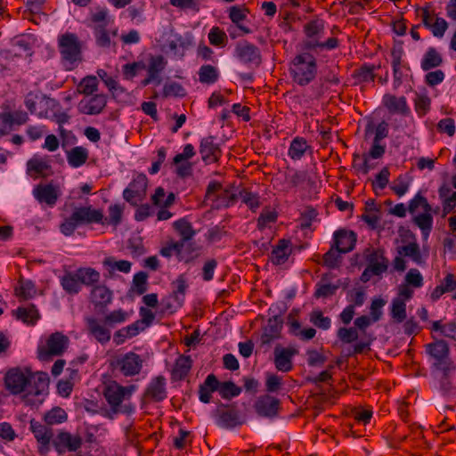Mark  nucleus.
Listing matches in <instances>:
<instances>
[{"mask_svg": "<svg viewBox=\"0 0 456 456\" xmlns=\"http://www.w3.org/2000/svg\"><path fill=\"white\" fill-rule=\"evenodd\" d=\"M4 386L12 395L23 393V401L34 406L45 400L49 387V377L45 372H32L28 368L16 367L5 373Z\"/></svg>", "mask_w": 456, "mask_h": 456, "instance_id": "obj_1", "label": "nucleus"}, {"mask_svg": "<svg viewBox=\"0 0 456 456\" xmlns=\"http://www.w3.org/2000/svg\"><path fill=\"white\" fill-rule=\"evenodd\" d=\"M137 390V386H121L117 381H110L103 388V396L108 403L112 414L127 413L134 411V406L126 403Z\"/></svg>", "mask_w": 456, "mask_h": 456, "instance_id": "obj_2", "label": "nucleus"}, {"mask_svg": "<svg viewBox=\"0 0 456 456\" xmlns=\"http://www.w3.org/2000/svg\"><path fill=\"white\" fill-rule=\"evenodd\" d=\"M289 72L295 84L299 86H306L316 78L317 60L308 52L298 53L291 59Z\"/></svg>", "mask_w": 456, "mask_h": 456, "instance_id": "obj_3", "label": "nucleus"}, {"mask_svg": "<svg viewBox=\"0 0 456 456\" xmlns=\"http://www.w3.org/2000/svg\"><path fill=\"white\" fill-rule=\"evenodd\" d=\"M101 273L93 267H79L75 272H66L61 278L62 289L70 295L78 294L82 286L91 287L100 283Z\"/></svg>", "mask_w": 456, "mask_h": 456, "instance_id": "obj_4", "label": "nucleus"}, {"mask_svg": "<svg viewBox=\"0 0 456 456\" xmlns=\"http://www.w3.org/2000/svg\"><path fill=\"white\" fill-rule=\"evenodd\" d=\"M103 213L92 206L77 207L71 215L65 217L60 224V231L65 236H70L75 230L84 224H104Z\"/></svg>", "mask_w": 456, "mask_h": 456, "instance_id": "obj_5", "label": "nucleus"}, {"mask_svg": "<svg viewBox=\"0 0 456 456\" xmlns=\"http://www.w3.org/2000/svg\"><path fill=\"white\" fill-rule=\"evenodd\" d=\"M69 338L62 332H53L41 339L37 346V358L41 362L52 361L53 357L61 356L68 348Z\"/></svg>", "mask_w": 456, "mask_h": 456, "instance_id": "obj_6", "label": "nucleus"}, {"mask_svg": "<svg viewBox=\"0 0 456 456\" xmlns=\"http://www.w3.org/2000/svg\"><path fill=\"white\" fill-rule=\"evenodd\" d=\"M58 47L65 69H74L77 61L81 60V45L77 36L69 32L61 35L58 38Z\"/></svg>", "mask_w": 456, "mask_h": 456, "instance_id": "obj_7", "label": "nucleus"}, {"mask_svg": "<svg viewBox=\"0 0 456 456\" xmlns=\"http://www.w3.org/2000/svg\"><path fill=\"white\" fill-rule=\"evenodd\" d=\"M142 357L134 352L119 355L113 362V366L125 377L138 375L142 369Z\"/></svg>", "mask_w": 456, "mask_h": 456, "instance_id": "obj_8", "label": "nucleus"}, {"mask_svg": "<svg viewBox=\"0 0 456 456\" xmlns=\"http://www.w3.org/2000/svg\"><path fill=\"white\" fill-rule=\"evenodd\" d=\"M362 257L367 263V267L381 275L388 270L389 260L382 248L369 246L363 249Z\"/></svg>", "mask_w": 456, "mask_h": 456, "instance_id": "obj_9", "label": "nucleus"}, {"mask_svg": "<svg viewBox=\"0 0 456 456\" xmlns=\"http://www.w3.org/2000/svg\"><path fill=\"white\" fill-rule=\"evenodd\" d=\"M148 178L143 174H138L134 177L123 191V198L133 206H137L146 196Z\"/></svg>", "mask_w": 456, "mask_h": 456, "instance_id": "obj_10", "label": "nucleus"}, {"mask_svg": "<svg viewBox=\"0 0 456 456\" xmlns=\"http://www.w3.org/2000/svg\"><path fill=\"white\" fill-rule=\"evenodd\" d=\"M87 334L94 338L97 342L105 345L111 338L110 327L106 323L105 320L94 316L85 319Z\"/></svg>", "mask_w": 456, "mask_h": 456, "instance_id": "obj_11", "label": "nucleus"}, {"mask_svg": "<svg viewBox=\"0 0 456 456\" xmlns=\"http://www.w3.org/2000/svg\"><path fill=\"white\" fill-rule=\"evenodd\" d=\"M167 61L163 55H151L149 59L147 68V77L141 81L142 86H147L151 84L159 86L162 83L161 73L165 70Z\"/></svg>", "mask_w": 456, "mask_h": 456, "instance_id": "obj_12", "label": "nucleus"}, {"mask_svg": "<svg viewBox=\"0 0 456 456\" xmlns=\"http://www.w3.org/2000/svg\"><path fill=\"white\" fill-rule=\"evenodd\" d=\"M30 430L38 443V452L45 455L50 450V443L53 442V431L48 426L35 419L30 421Z\"/></svg>", "mask_w": 456, "mask_h": 456, "instance_id": "obj_13", "label": "nucleus"}, {"mask_svg": "<svg viewBox=\"0 0 456 456\" xmlns=\"http://www.w3.org/2000/svg\"><path fill=\"white\" fill-rule=\"evenodd\" d=\"M53 445L59 454L66 452H76L82 445V439L78 435H72L67 431H61L53 439Z\"/></svg>", "mask_w": 456, "mask_h": 456, "instance_id": "obj_14", "label": "nucleus"}, {"mask_svg": "<svg viewBox=\"0 0 456 456\" xmlns=\"http://www.w3.org/2000/svg\"><path fill=\"white\" fill-rule=\"evenodd\" d=\"M298 354V350L293 346L282 347L276 346L273 351V362L279 371L289 372L293 369L292 359Z\"/></svg>", "mask_w": 456, "mask_h": 456, "instance_id": "obj_15", "label": "nucleus"}, {"mask_svg": "<svg viewBox=\"0 0 456 456\" xmlns=\"http://www.w3.org/2000/svg\"><path fill=\"white\" fill-rule=\"evenodd\" d=\"M107 104V96L103 94L90 95L82 99L78 105V111L86 115H98L102 112Z\"/></svg>", "mask_w": 456, "mask_h": 456, "instance_id": "obj_16", "label": "nucleus"}, {"mask_svg": "<svg viewBox=\"0 0 456 456\" xmlns=\"http://www.w3.org/2000/svg\"><path fill=\"white\" fill-rule=\"evenodd\" d=\"M215 137L208 135L201 139L200 143V153L202 160L206 164H212L217 162L221 156L222 151L219 145L215 142Z\"/></svg>", "mask_w": 456, "mask_h": 456, "instance_id": "obj_17", "label": "nucleus"}, {"mask_svg": "<svg viewBox=\"0 0 456 456\" xmlns=\"http://www.w3.org/2000/svg\"><path fill=\"white\" fill-rule=\"evenodd\" d=\"M256 412L260 417L273 418L280 409V400L269 395H261L254 404Z\"/></svg>", "mask_w": 456, "mask_h": 456, "instance_id": "obj_18", "label": "nucleus"}, {"mask_svg": "<svg viewBox=\"0 0 456 456\" xmlns=\"http://www.w3.org/2000/svg\"><path fill=\"white\" fill-rule=\"evenodd\" d=\"M333 245L338 249V252L346 254L351 252L356 244L357 235L354 232L339 229L333 234Z\"/></svg>", "mask_w": 456, "mask_h": 456, "instance_id": "obj_19", "label": "nucleus"}, {"mask_svg": "<svg viewBox=\"0 0 456 456\" xmlns=\"http://www.w3.org/2000/svg\"><path fill=\"white\" fill-rule=\"evenodd\" d=\"M235 55L243 63L258 64L261 61L259 49L248 41H242L237 44Z\"/></svg>", "mask_w": 456, "mask_h": 456, "instance_id": "obj_20", "label": "nucleus"}, {"mask_svg": "<svg viewBox=\"0 0 456 456\" xmlns=\"http://www.w3.org/2000/svg\"><path fill=\"white\" fill-rule=\"evenodd\" d=\"M112 297L113 293L106 285L99 283L90 290L89 300L96 309L106 308L111 303Z\"/></svg>", "mask_w": 456, "mask_h": 456, "instance_id": "obj_21", "label": "nucleus"}, {"mask_svg": "<svg viewBox=\"0 0 456 456\" xmlns=\"http://www.w3.org/2000/svg\"><path fill=\"white\" fill-rule=\"evenodd\" d=\"M33 195L39 203H45L53 208L60 196L59 190L52 183L38 184L33 190Z\"/></svg>", "mask_w": 456, "mask_h": 456, "instance_id": "obj_22", "label": "nucleus"}, {"mask_svg": "<svg viewBox=\"0 0 456 456\" xmlns=\"http://www.w3.org/2000/svg\"><path fill=\"white\" fill-rule=\"evenodd\" d=\"M27 174L34 178L45 177L51 174V165L47 157L34 155L27 162Z\"/></svg>", "mask_w": 456, "mask_h": 456, "instance_id": "obj_23", "label": "nucleus"}, {"mask_svg": "<svg viewBox=\"0 0 456 456\" xmlns=\"http://www.w3.org/2000/svg\"><path fill=\"white\" fill-rule=\"evenodd\" d=\"M243 424L239 411L231 406H223L217 410V425L224 428H232Z\"/></svg>", "mask_w": 456, "mask_h": 456, "instance_id": "obj_24", "label": "nucleus"}, {"mask_svg": "<svg viewBox=\"0 0 456 456\" xmlns=\"http://www.w3.org/2000/svg\"><path fill=\"white\" fill-rule=\"evenodd\" d=\"M144 397L153 402L163 401L167 397L166 379L163 376L152 379L144 391Z\"/></svg>", "mask_w": 456, "mask_h": 456, "instance_id": "obj_25", "label": "nucleus"}, {"mask_svg": "<svg viewBox=\"0 0 456 456\" xmlns=\"http://www.w3.org/2000/svg\"><path fill=\"white\" fill-rule=\"evenodd\" d=\"M12 316L30 326H34L40 319L39 311L34 304L19 306L16 310L12 311Z\"/></svg>", "mask_w": 456, "mask_h": 456, "instance_id": "obj_26", "label": "nucleus"}, {"mask_svg": "<svg viewBox=\"0 0 456 456\" xmlns=\"http://www.w3.org/2000/svg\"><path fill=\"white\" fill-rule=\"evenodd\" d=\"M144 326H141V322L136 321L124 328H121L114 332L113 342L117 346L124 344L127 339L136 337L141 331L144 330Z\"/></svg>", "mask_w": 456, "mask_h": 456, "instance_id": "obj_27", "label": "nucleus"}, {"mask_svg": "<svg viewBox=\"0 0 456 456\" xmlns=\"http://www.w3.org/2000/svg\"><path fill=\"white\" fill-rule=\"evenodd\" d=\"M248 13V8H242L238 5H233L228 10L229 19L241 32V34H250L252 32L251 29L244 24V21L247 20Z\"/></svg>", "mask_w": 456, "mask_h": 456, "instance_id": "obj_28", "label": "nucleus"}, {"mask_svg": "<svg viewBox=\"0 0 456 456\" xmlns=\"http://www.w3.org/2000/svg\"><path fill=\"white\" fill-rule=\"evenodd\" d=\"M438 195L442 201L443 216L454 213L456 208V191H452L447 184H443L438 189Z\"/></svg>", "mask_w": 456, "mask_h": 456, "instance_id": "obj_29", "label": "nucleus"}, {"mask_svg": "<svg viewBox=\"0 0 456 456\" xmlns=\"http://www.w3.org/2000/svg\"><path fill=\"white\" fill-rule=\"evenodd\" d=\"M291 254L290 241L285 239L280 240L273 248L270 260L275 265L284 264Z\"/></svg>", "mask_w": 456, "mask_h": 456, "instance_id": "obj_30", "label": "nucleus"}, {"mask_svg": "<svg viewBox=\"0 0 456 456\" xmlns=\"http://www.w3.org/2000/svg\"><path fill=\"white\" fill-rule=\"evenodd\" d=\"M282 329V322L278 316H273L268 320L267 325L264 329L261 337L262 343L269 344L273 340L278 338Z\"/></svg>", "mask_w": 456, "mask_h": 456, "instance_id": "obj_31", "label": "nucleus"}, {"mask_svg": "<svg viewBox=\"0 0 456 456\" xmlns=\"http://www.w3.org/2000/svg\"><path fill=\"white\" fill-rule=\"evenodd\" d=\"M308 150H311V146L308 144L306 139L301 136H296L290 142L288 156L295 161L300 160Z\"/></svg>", "mask_w": 456, "mask_h": 456, "instance_id": "obj_32", "label": "nucleus"}, {"mask_svg": "<svg viewBox=\"0 0 456 456\" xmlns=\"http://www.w3.org/2000/svg\"><path fill=\"white\" fill-rule=\"evenodd\" d=\"M219 381L214 374H209L205 381L200 385L199 398L200 402L208 403L211 400V394L218 389Z\"/></svg>", "mask_w": 456, "mask_h": 456, "instance_id": "obj_33", "label": "nucleus"}, {"mask_svg": "<svg viewBox=\"0 0 456 456\" xmlns=\"http://www.w3.org/2000/svg\"><path fill=\"white\" fill-rule=\"evenodd\" d=\"M192 366V360L190 355H180L174 365L172 370V379L182 380L189 374Z\"/></svg>", "mask_w": 456, "mask_h": 456, "instance_id": "obj_34", "label": "nucleus"}, {"mask_svg": "<svg viewBox=\"0 0 456 456\" xmlns=\"http://www.w3.org/2000/svg\"><path fill=\"white\" fill-rule=\"evenodd\" d=\"M90 21L94 24L93 28H107L113 20L109 14L106 7L98 6L90 12Z\"/></svg>", "mask_w": 456, "mask_h": 456, "instance_id": "obj_35", "label": "nucleus"}, {"mask_svg": "<svg viewBox=\"0 0 456 456\" xmlns=\"http://www.w3.org/2000/svg\"><path fill=\"white\" fill-rule=\"evenodd\" d=\"M183 241L169 240L160 248L159 254L167 258L175 256L180 262H187L188 258L182 256V249L184 248Z\"/></svg>", "mask_w": 456, "mask_h": 456, "instance_id": "obj_36", "label": "nucleus"}, {"mask_svg": "<svg viewBox=\"0 0 456 456\" xmlns=\"http://www.w3.org/2000/svg\"><path fill=\"white\" fill-rule=\"evenodd\" d=\"M383 104L390 112L406 114L410 110L404 96L396 97L392 94H385Z\"/></svg>", "mask_w": 456, "mask_h": 456, "instance_id": "obj_37", "label": "nucleus"}, {"mask_svg": "<svg viewBox=\"0 0 456 456\" xmlns=\"http://www.w3.org/2000/svg\"><path fill=\"white\" fill-rule=\"evenodd\" d=\"M397 253L404 257L411 258L415 264L422 265L425 261L422 257L419 245L416 241L409 242L397 248Z\"/></svg>", "mask_w": 456, "mask_h": 456, "instance_id": "obj_38", "label": "nucleus"}, {"mask_svg": "<svg viewBox=\"0 0 456 456\" xmlns=\"http://www.w3.org/2000/svg\"><path fill=\"white\" fill-rule=\"evenodd\" d=\"M173 228L179 235V241L185 242L190 241L196 234V231L193 229L192 224L186 218H180L173 223Z\"/></svg>", "mask_w": 456, "mask_h": 456, "instance_id": "obj_39", "label": "nucleus"}, {"mask_svg": "<svg viewBox=\"0 0 456 456\" xmlns=\"http://www.w3.org/2000/svg\"><path fill=\"white\" fill-rule=\"evenodd\" d=\"M443 63L441 53L434 47H429L424 53L420 67L424 71L438 68Z\"/></svg>", "mask_w": 456, "mask_h": 456, "instance_id": "obj_40", "label": "nucleus"}, {"mask_svg": "<svg viewBox=\"0 0 456 456\" xmlns=\"http://www.w3.org/2000/svg\"><path fill=\"white\" fill-rule=\"evenodd\" d=\"M402 49H393L391 52L392 68L394 73V86L395 88L401 86L404 76L403 72L404 66L402 64Z\"/></svg>", "mask_w": 456, "mask_h": 456, "instance_id": "obj_41", "label": "nucleus"}, {"mask_svg": "<svg viewBox=\"0 0 456 456\" xmlns=\"http://www.w3.org/2000/svg\"><path fill=\"white\" fill-rule=\"evenodd\" d=\"M88 151L82 146H76L67 152V160L70 167H79L88 159Z\"/></svg>", "mask_w": 456, "mask_h": 456, "instance_id": "obj_42", "label": "nucleus"}, {"mask_svg": "<svg viewBox=\"0 0 456 456\" xmlns=\"http://www.w3.org/2000/svg\"><path fill=\"white\" fill-rule=\"evenodd\" d=\"M199 81L201 84L212 85L215 84L219 78V71L217 68L210 64L202 65L199 71Z\"/></svg>", "mask_w": 456, "mask_h": 456, "instance_id": "obj_43", "label": "nucleus"}, {"mask_svg": "<svg viewBox=\"0 0 456 456\" xmlns=\"http://www.w3.org/2000/svg\"><path fill=\"white\" fill-rule=\"evenodd\" d=\"M304 32L307 37L305 41L321 40L324 33V25L322 20H311L305 24Z\"/></svg>", "mask_w": 456, "mask_h": 456, "instance_id": "obj_44", "label": "nucleus"}, {"mask_svg": "<svg viewBox=\"0 0 456 456\" xmlns=\"http://www.w3.org/2000/svg\"><path fill=\"white\" fill-rule=\"evenodd\" d=\"M130 318V313L121 308L113 310L104 315L103 319L111 328L126 322Z\"/></svg>", "mask_w": 456, "mask_h": 456, "instance_id": "obj_45", "label": "nucleus"}, {"mask_svg": "<svg viewBox=\"0 0 456 456\" xmlns=\"http://www.w3.org/2000/svg\"><path fill=\"white\" fill-rule=\"evenodd\" d=\"M36 294V286L29 280H19V286L15 288V295L24 300L32 298Z\"/></svg>", "mask_w": 456, "mask_h": 456, "instance_id": "obj_46", "label": "nucleus"}, {"mask_svg": "<svg viewBox=\"0 0 456 456\" xmlns=\"http://www.w3.org/2000/svg\"><path fill=\"white\" fill-rule=\"evenodd\" d=\"M427 352L435 359L442 361L447 357L449 347L445 341L438 340L427 346Z\"/></svg>", "mask_w": 456, "mask_h": 456, "instance_id": "obj_47", "label": "nucleus"}, {"mask_svg": "<svg viewBox=\"0 0 456 456\" xmlns=\"http://www.w3.org/2000/svg\"><path fill=\"white\" fill-rule=\"evenodd\" d=\"M238 198H240V200L246 204L252 212H256L261 205L259 195L248 191L246 188L239 191Z\"/></svg>", "mask_w": 456, "mask_h": 456, "instance_id": "obj_48", "label": "nucleus"}, {"mask_svg": "<svg viewBox=\"0 0 456 456\" xmlns=\"http://www.w3.org/2000/svg\"><path fill=\"white\" fill-rule=\"evenodd\" d=\"M98 80L95 76H86L77 86V92L86 96L94 95L98 90Z\"/></svg>", "mask_w": 456, "mask_h": 456, "instance_id": "obj_49", "label": "nucleus"}, {"mask_svg": "<svg viewBox=\"0 0 456 456\" xmlns=\"http://www.w3.org/2000/svg\"><path fill=\"white\" fill-rule=\"evenodd\" d=\"M102 264L109 269L110 273L114 271L127 273L130 272L132 265L131 262L127 260H116L113 256L104 258Z\"/></svg>", "mask_w": 456, "mask_h": 456, "instance_id": "obj_50", "label": "nucleus"}, {"mask_svg": "<svg viewBox=\"0 0 456 456\" xmlns=\"http://www.w3.org/2000/svg\"><path fill=\"white\" fill-rule=\"evenodd\" d=\"M238 194L232 191V188L221 189L216 195V202L217 208H228L235 204Z\"/></svg>", "mask_w": 456, "mask_h": 456, "instance_id": "obj_51", "label": "nucleus"}, {"mask_svg": "<svg viewBox=\"0 0 456 456\" xmlns=\"http://www.w3.org/2000/svg\"><path fill=\"white\" fill-rule=\"evenodd\" d=\"M338 46V40L336 37H330L326 41L311 40L304 41V48L308 51H314L316 48H325L327 50H333Z\"/></svg>", "mask_w": 456, "mask_h": 456, "instance_id": "obj_52", "label": "nucleus"}, {"mask_svg": "<svg viewBox=\"0 0 456 456\" xmlns=\"http://www.w3.org/2000/svg\"><path fill=\"white\" fill-rule=\"evenodd\" d=\"M172 296L179 301L184 302V297L188 289L187 280L184 274H180L175 281L172 282Z\"/></svg>", "mask_w": 456, "mask_h": 456, "instance_id": "obj_53", "label": "nucleus"}, {"mask_svg": "<svg viewBox=\"0 0 456 456\" xmlns=\"http://www.w3.org/2000/svg\"><path fill=\"white\" fill-rule=\"evenodd\" d=\"M340 254L341 252H338V249L332 245L331 248L323 255V265L330 269L338 268L342 260Z\"/></svg>", "mask_w": 456, "mask_h": 456, "instance_id": "obj_54", "label": "nucleus"}, {"mask_svg": "<svg viewBox=\"0 0 456 456\" xmlns=\"http://www.w3.org/2000/svg\"><path fill=\"white\" fill-rule=\"evenodd\" d=\"M375 66L362 65L354 72V77L361 83L373 82L375 79Z\"/></svg>", "mask_w": 456, "mask_h": 456, "instance_id": "obj_55", "label": "nucleus"}, {"mask_svg": "<svg viewBox=\"0 0 456 456\" xmlns=\"http://www.w3.org/2000/svg\"><path fill=\"white\" fill-rule=\"evenodd\" d=\"M208 37L209 43L217 47L225 46L228 40L226 33L216 26L210 29Z\"/></svg>", "mask_w": 456, "mask_h": 456, "instance_id": "obj_56", "label": "nucleus"}, {"mask_svg": "<svg viewBox=\"0 0 456 456\" xmlns=\"http://www.w3.org/2000/svg\"><path fill=\"white\" fill-rule=\"evenodd\" d=\"M67 418L66 411L60 407H56L46 412L44 419L47 425H55L64 422Z\"/></svg>", "mask_w": 456, "mask_h": 456, "instance_id": "obj_57", "label": "nucleus"}, {"mask_svg": "<svg viewBox=\"0 0 456 456\" xmlns=\"http://www.w3.org/2000/svg\"><path fill=\"white\" fill-rule=\"evenodd\" d=\"M218 392L224 399L238 396L241 389L232 381L219 382Z\"/></svg>", "mask_w": 456, "mask_h": 456, "instance_id": "obj_58", "label": "nucleus"}, {"mask_svg": "<svg viewBox=\"0 0 456 456\" xmlns=\"http://www.w3.org/2000/svg\"><path fill=\"white\" fill-rule=\"evenodd\" d=\"M414 223L421 230L422 233L428 235L433 225V216L430 212H425L414 217Z\"/></svg>", "mask_w": 456, "mask_h": 456, "instance_id": "obj_59", "label": "nucleus"}, {"mask_svg": "<svg viewBox=\"0 0 456 456\" xmlns=\"http://www.w3.org/2000/svg\"><path fill=\"white\" fill-rule=\"evenodd\" d=\"M278 218V213L275 210L264 208L257 218V229L263 231L269 224L275 223Z\"/></svg>", "mask_w": 456, "mask_h": 456, "instance_id": "obj_60", "label": "nucleus"}, {"mask_svg": "<svg viewBox=\"0 0 456 456\" xmlns=\"http://www.w3.org/2000/svg\"><path fill=\"white\" fill-rule=\"evenodd\" d=\"M431 100L426 94H416L414 99L415 111L419 117L425 116L430 110Z\"/></svg>", "mask_w": 456, "mask_h": 456, "instance_id": "obj_61", "label": "nucleus"}, {"mask_svg": "<svg viewBox=\"0 0 456 456\" xmlns=\"http://www.w3.org/2000/svg\"><path fill=\"white\" fill-rule=\"evenodd\" d=\"M392 318L397 322H402L406 318V305L401 298H395L391 308Z\"/></svg>", "mask_w": 456, "mask_h": 456, "instance_id": "obj_62", "label": "nucleus"}, {"mask_svg": "<svg viewBox=\"0 0 456 456\" xmlns=\"http://www.w3.org/2000/svg\"><path fill=\"white\" fill-rule=\"evenodd\" d=\"M310 322L319 329L328 330L330 328L331 320L328 316H324L320 310L313 311L310 314Z\"/></svg>", "mask_w": 456, "mask_h": 456, "instance_id": "obj_63", "label": "nucleus"}, {"mask_svg": "<svg viewBox=\"0 0 456 456\" xmlns=\"http://www.w3.org/2000/svg\"><path fill=\"white\" fill-rule=\"evenodd\" d=\"M305 173L296 169H290L285 173V182L289 188H295L304 183Z\"/></svg>", "mask_w": 456, "mask_h": 456, "instance_id": "obj_64", "label": "nucleus"}]
</instances>
